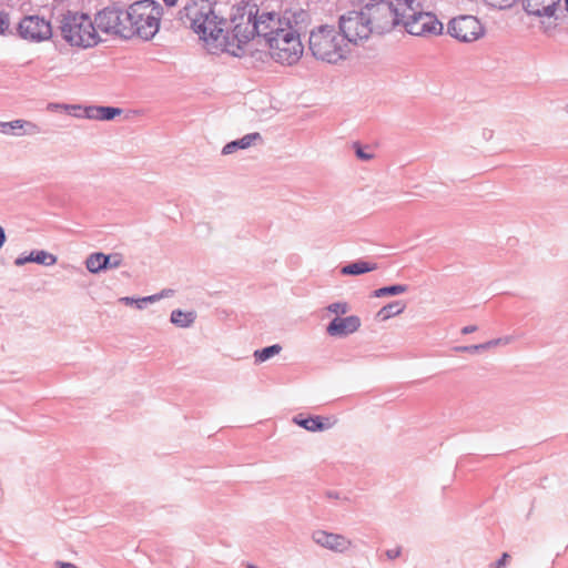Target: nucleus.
Segmentation results:
<instances>
[{"label": "nucleus", "mask_w": 568, "mask_h": 568, "mask_svg": "<svg viewBox=\"0 0 568 568\" xmlns=\"http://www.w3.org/2000/svg\"><path fill=\"white\" fill-rule=\"evenodd\" d=\"M274 11L260 12L258 6L253 1H242L233 7L230 19L217 14L203 40L214 49L240 57L243 45L254 37L262 38L270 23L274 24Z\"/></svg>", "instance_id": "nucleus-1"}, {"label": "nucleus", "mask_w": 568, "mask_h": 568, "mask_svg": "<svg viewBox=\"0 0 568 568\" xmlns=\"http://www.w3.org/2000/svg\"><path fill=\"white\" fill-rule=\"evenodd\" d=\"M273 23L263 33V39L271 51L272 58L282 64L292 65L296 63L302 54L304 47L301 36L295 30L284 28L278 20L277 13L274 12Z\"/></svg>", "instance_id": "nucleus-2"}, {"label": "nucleus", "mask_w": 568, "mask_h": 568, "mask_svg": "<svg viewBox=\"0 0 568 568\" xmlns=\"http://www.w3.org/2000/svg\"><path fill=\"white\" fill-rule=\"evenodd\" d=\"M163 7L155 0H140L128 6L125 19L130 22L129 39L134 37L144 41L154 38L159 32Z\"/></svg>", "instance_id": "nucleus-3"}, {"label": "nucleus", "mask_w": 568, "mask_h": 568, "mask_svg": "<svg viewBox=\"0 0 568 568\" xmlns=\"http://www.w3.org/2000/svg\"><path fill=\"white\" fill-rule=\"evenodd\" d=\"M308 49L313 57L328 63H337L346 58L349 47L334 26L323 24L312 30Z\"/></svg>", "instance_id": "nucleus-4"}, {"label": "nucleus", "mask_w": 568, "mask_h": 568, "mask_svg": "<svg viewBox=\"0 0 568 568\" xmlns=\"http://www.w3.org/2000/svg\"><path fill=\"white\" fill-rule=\"evenodd\" d=\"M400 11V24L412 36L428 37L438 36L443 32V23L437 17L423 9L418 0H398Z\"/></svg>", "instance_id": "nucleus-5"}, {"label": "nucleus", "mask_w": 568, "mask_h": 568, "mask_svg": "<svg viewBox=\"0 0 568 568\" xmlns=\"http://www.w3.org/2000/svg\"><path fill=\"white\" fill-rule=\"evenodd\" d=\"M62 39L72 47L90 48L100 41L91 17L68 10L61 16L59 26Z\"/></svg>", "instance_id": "nucleus-6"}, {"label": "nucleus", "mask_w": 568, "mask_h": 568, "mask_svg": "<svg viewBox=\"0 0 568 568\" xmlns=\"http://www.w3.org/2000/svg\"><path fill=\"white\" fill-rule=\"evenodd\" d=\"M398 0H369L362 6L373 34L383 36L400 24Z\"/></svg>", "instance_id": "nucleus-7"}, {"label": "nucleus", "mask_w": 568, "mask_h": 568, "mask_svg": "<svg viewBox=\"0 0 568 568\" xmlns=\"http://www.w3.org/2000/svg\"><path fill=\"white\" fill-rule=\"evenodd\" d=\"M216 0H184L179 11V20L190 27L201 40H206V29H210L213 19H217L215 11Z\"/></svg>", "instance_id": "nucleus-8"}, {"label": "nucleus", "mask_w": 568, "mask_h": 568, "mask_svg": "<svg viewBox=\"0 0 568 568\" xmlns=\"http://www.w3.org/2000/svg\"><path fill=\"white\" fill-rule=\"evenodd\" d=\"M338 31L348 45L367 40L373 34L362 8L342 14L338 19Z\"/></svg>", "instance_id": "nucleus-9"}, {"label": "nucleus", "mask_w": 568, "mask_h": 568, "mask_svg": "<svg viewBox=\"0 0 568 568\" xmlns=\"http://www.w3.org/2000/svg\"><path fill=\"white\" fill-rule=\"evenodd\" d=\"M13 36L31 43H40L51 39L52 26L44 17L24 16L14 28Z\"/></svg>", "instance_id": "nucleus-10"}, {"label": "nucleus", "mask_w": 568, "mask_h": 568, "mask_svg": "<svg viewBox=\"0 0 568 568\" xmlns=\"http://www.w3.org/2000/svg\"><path fill=\"white\" fill-rule=\"evenodd\" d=\"M121 14L122 7L120 4L113 3L103 8L95 14L93 21L95 29L129 40V28L119 22Z\"/></svg>", "instance_id": "nucleus-11"}, {"label": "nucleus", "mask_w": 568, "mask_h": 568, "mask_svg": "<svg viewBox=\"0 0 568 568\" xmlns=\"http://www.w3.org/2000/svg\"><path fill=\"white\" fill-rule=\"evenodd\" d=\"M447 32L458 41L473 42L484 36L485 29L476 17L460 16L448 22Z\"/></svg>", "instance_id": "nucleus-12"}, {"label": "nucleus", "mask_w": 568, "mask_h": 568, "mask_svg": "<svg viewBox=\"0 0 568 568\" xmlns=\"http://www.w3.org/2000/svg\"><path fill=\"white\" fill-rule=\"evenodd\" d=\"M123 264L121 253L104 254L102 252L91 253L85 260V267L92 274H99L108 270L118 268Z\"/></svg>", "instance_id": "nucleus-13"}, {"label": "nucleus", "mask_w": 568, "mask_h": 568, "mask_svg": "<svg viewBox=\"0 0 568 568\" xmlns=\"http://www.w3.org/2000/svg\"><path fill=\"white\" fill-rule=\"evenodd\" d=\"M315 544L335 552H344L352 546V541L345 536L325 530H316L312 534Z\"/></svg>", "instance_id": "nucleus-14"}, {"label": "nucleus", "mask_w": 568, "mask_h": 568, "mask_svg": "<svg viewBox=\"0 0 568 568\" xmlns=\"http://www.w3.org/2000/svg\"><path fill=\"white\" fill-rule=\"evenodd\" d=\"M361 327V318L357 315L346 317L336 316L326 326V333L332 337H346Z\"/></svg>", "instance_id": "nucleus-15"}, {"label": "nucleus", "mask_w": 568, "mask_h": 568, "mask_svg": "<svg viewBox=\"0 0 568 568\" xmlns=\"http://www.w3.org/2000/svg\"><path fill=\"white\" fill-rule=\"evenodd\" d=\"M561 0H523V9L528 16L558 19L556 11Z\"/></svg>", "instance_id": "nucleus-16"}, {"label": "nucleus", "mask_w": 568, "mask_h": 568, "mask_svg": "<svg viewBox=\"0 0 568 568\" xmlns=\"http://www.w3.org/2000/svg\"><path fill=\"white\" fill-rule=\"evenodd\" d=\"M277 17L282 27L295 30L298 34L310 20L308 11L301 8L296 10L286 9L282 14L277 13Z\"/></svg>", "instance_id": "nucleus-17"}, {"label": "nucleus", "mask_w": 568, "mask_h": 568, "mask_svg": "<svg viewBox=\"0 0 568 568\" xmlns=\"http://www.w3.org/2000/svg\"><path fill=\"white\" fill-rule=\"evenodd\" d=\"M0 131L8 135H33L40 132V128L27 120L0 121Z\"/></svg>", "instance_id": "nucleus-18"}, {"label": "nucleus", "mask_w": 568, "mask_h": 568, "mask_svg": "<svg viewBox=\"0 0 568 568\" xmlns=\"http://www.w3.org/2000/svg\"><path fill=\"white\" fill-rule=\"evenodd\" d=\"M294 423L308 432H323L332 427L329 417L322 416H307L297 415L294 417Z\"/></svg>", "instance_id": "nucleus-19"}, {"label": "nucleus", "mask_w": 568, "mask_h": 568, "mask_svg": "<svg viewBox=\"0 0 568 568\" xmlns=\"http://www.w3.org/2000/svg\"><path fill=\"white\" fill-rule=\"evenodd\" d=\"M263 138L258 132L245 134L241 139L226 143L222 149V154L229 155L237 150H244L253 145L256 141H262Z\"/></svg>", "instance_id": "nucleus-20"}, {"label": "nucleus", "mask_w": 568, "mask_h": 568, "mask_svg": "<svg viewBox=\"0 0 568 568\" xmlns=\"http://www.w3.org/2000/svg\"><path fill=\"white\" fill-rule=\"evenodd\" d=\"M378 265L376 263L357 260L348 263L341 268V274L345 276H357L368 272L376 271Z\"/></svg>", "instance_id": "nucleus-21"}, {"label": "nucleus", "mask_w": 568, "mask_h": 568, "mask_svg": "<svg viewBox=\"0 0 568 568\" xmlns=\"http://www.w3.org/2000/svg\"><path fill=\"white\" fill-rule=\"evenodd\" d=\"M196 317L197 314L195 311L184 312L178 308L171 312L170 322L176 327L189 328L194 324Z\"/></svg>", "instance_id": "nucleus-22"}, {"label": "nucleus", "mask_w": 568, "mask_h": 568, "mask_svg": "<svg viewBox=\"0 0 568 568\" xmlns=\"http://www.w3.org/2000/svg\"><path fill=\"white\" fill-rule=\"evenodd\" d=\"M406 308V303L403 301H394L383 306L376 314L381 321H387L393 316L402 314Z\"/></svg>", "instance_id": "nucleus-23"}, {"label": "nucleus", "mask_w": 568, "mask_h": 568, "mask_svg": "<svg viewBox=\"0 0 568 568\" xmlns=\"http://www.w3.org/2000/svg\"><path fill=\"white\" fill-rule=\"evenodd\" d=\"M408 291V285L406 284H393L388 286L379 287L373 291L372 296L376 298L387 297V296H396Z\"/></svg>", "instance_id": "nucleus-24"}, {"label": "nucleus", "mask_w": 568, "mask_h": 568, "mask_svg": "<svg viewBox=\"0 0 568 568\" xmlns=\"http://www.w3.org/2000/svg\"><path fill=\"white\" fill-rule=\"evenodd\" d=\"M282 351V346L280 344H273L260 349L254 351V359L255 363H263L272 358L273 356L280 354Z\"/></svg>", "instance_id": "nucleus-25"}, {"label": "nucleus", "mask_w": 568, "mask_h": 568, "mask_svg": "<svg viewBox=\"0 0 568 568\" xmlns=\"http://www.w3.org/2000/svg\"><path fill=\"white\" fill-rule=\"evenodd\" d=\"M31 260L32 263L41 264L44 266H51L57 263V256L43 250L32 251Z\"/></svg>", "instance_id": "nucleus-26"}, {"label": "nucleus", "mask_w": 568, "mask_h": 568, "mask_svg": "<svg viewBox=\"0 0 568 568\" xmlns=\"http://www.w3.org/2000/svg\"><path fill=\"white\" fill-rule=\"evenodd\" d=\"M72 109L82 111L81 114H77L78 116H83V118H87L90 120H99L100 105H89V106L72 105Z\"/></svg>", "instance_id": "nucleus-27"}, {"label": "nucleus", "mask_w": 568, "mask_h": 568, "mask_svg": "<svg viewBox=\"0 0 568 568\" xmlns=\"http://www.w3.org/2000/svg\"><path fill=\"white\" fill-rule=\"evenodd\" d=\"M121 113H122V109H120V108L100 105L99 120L111 121L115 116L120 115Z\"/></svg>", "instance_id": "nucleus-28"}, {"label": "nucleus", "mask_w": 568, "mask_h": 568, "mask_svg": "<svg viewBox=\"0 0 568 568\" xmlns=\"http://www.w3.org/2000/svg\"><path fill=\"white\" fill-rule=\"evenodd\" d=\"M0 34L1 36H13V30L10 29V18L4 11H0Z\"/></svg>", "instance_id": "nucleus-29"}, {"label": "nucleus", "mask_w": 568, "mask_h": 568, "mask_svg": "<svg viewBox=\"0 0 568 568\" xmlns=\"http://www.w3.org/2000/svg\"><path fill=\"white\" fill-rule=\"evenodd\" d=\"M327 311L336 315H344L349 311V305L346 302H335L327 306Z\"/></svg>", "instance_id": "nucleus-30"}, {"label": "nucleus", "mask_w": 568, "mask_h": 568, "mask_svg": "<svg viewBox=\"0 0 568 568\" xmlns=\"http://www.w3.org/2000/svg\"><path fill=\"white\" fill-rule=\"evenodd\" d=\"M510 341H511L510 336L499 337V338H495V339H490L488 342L481 343L480 347L483 348V351H487V349H490L491 347H495L498 345H507L510 343Z\"/></svg>", "instance_id": "nucleus-31"}, {"label": "nucleus", "mask_w": 568, "mask_h": 568, "mask_svg": "<svg viewBox=\"0 0 568 568\" xmlns=\"http://www.w3.org/2000/svg\"><path fill=\"white\" fill-rule=\"evenodd\" d=\"M488 6L493 8L498 9H508L514 3H516L517 0H484Z\"/></svg>", "instance_id": "nucleus-32"}, {"label": "nucleus", "mask_w": 568, "mask_h": 568, "mask_svg": "<svg viewBox=\"0 0 568 568\" xmlns=\"http://www.w3.org/2000/svg\"><path fill=\"white\" fill-rule=\"evenodd\" d=\"M354 150H355V154L356 156L362 160V161H368L373 158V154L372 153H368L365 151V149L358 143V142H355L354 145H353Z\"/></svg>", "instance_id": "nucleus-33"}, {"label": "nucleus", "mask_w": 568, "mask_h": 568, "mask_svg": "<svg viewBox=\"0 0 568 568\" xmlns=\"http://www.w3.org/2000/svg\"><path fill=\"white\" fill-rule=\"evenodd\" d=\"M138 301H139V297H131V296H124L119 300V302L124 305H128V306L135 305L136 308L143 310V304H140V302H138Z\"/></svg>", "instance_id": "nucleus-34"}, {"label": "nucleus", "mask_w": 568, "mask_h": 568, "mask_svg": "<svg viewBox=\"0 0 568 568\" xmlns=\"http://www.w3.org/2000/svg\"><path fill=\"white\" fill-rule=\"evenodd\" d=\"M455 349L457 352H464V353H478V352H483V348L480 347V344L468 345V346H457Z\"/></svg>", "instance_id": "nucleus-35"}, {"label": "nucleus", "mask_w": 568, "mask_h": 568, "mask_svg": "<svg viewBox=\"0 0 568 568\" xmlns=\"http://www.w3.org/2000/svg\"><path fill=\"white\" fill-rule=\"evenodd\" d=\"M508 558L509 555L507 552H504L501 557L490 566V568H504L507 564Z\"/></svg>", "instance_id": "nucleus-36"}, {"label": "nucleus", "mask_w": 568, "mask_h": 568, "mask_svg": "<svg viewBox=\"0 0 568 568\" xmlns=\"http://www.w3.org/2000/svg\"><path fill=\"white\" fill-rule=\"evenodd\" d=\"M27 263H32V260H31V253L29 255H20L19 257H17L14 260V265L16 266H22Z\"/></svg>", "instance_id": "nucleus-37"}, {"label": "nucleus", "mask_w": 568, "mask_h": 568, "mask_svg": "<svg viewBox=\"0 0 568 568\" xmlns=\"http://www.w3.org/2000/svg\"><path fill=\"white\" fill-rule=\"evenodd\" d=\"M158 301H159L158 295L153 294V295H149V296H144V297H139L138 302H140V304H143V308H144L146 306V304L154 303Z\"/></svg>", "instance_id": "nucleus-38"}, {"label": "nucleus", "mask_w": 568, "mask_h": 568, "mask_svg": "<svg viewBox=\"0 0 568 568\" xmlns=\"http://www.w3.org/2000/svg\"><path fill=\"white\" fill-rule=\"evenodd\" d=\"M400 552H402V549L399 547H397L394 549L386 550V556L388 559L393 560V559L398 558L400 556Z\"/></svg>", "instance_id": "nucleus-39"}, {"label": "nucleus", "mask_w": 568, "mask_h": 568, "mask_svg": "<svg viewBox=\"0 0 568 568\" xmlns=\"http://www.w3.org/2000/svg\"><path fill=\"white\" fill-rule=\"evenodd\" d=\"M174 293L173 290L171 288H164L162 290L161 292L156 293L158 297H159V301L162 300V298H165V297H170L172 296Z\"/></svg>", "instance_id": "nucleus-40"}, {"label": "nucleus", "mask_w": 568, "mask_h": 568, "mask_svg": "<svg viewBox=\"0 0 568 568\" xmlns=\"http://www.w3.org/2000/svg\"><path fill=\"white\" fill-rule=\"evenodd\" d=\"M477 331V326L476 325H468V326H465L462 328V334H470V333H474Z\"/></svg>", "instance_id": "nucleus-41"}, {"label": "nucleus", "mask_w": 568, "mask_h": 568, "mask_svg": "<svg viewBox=\"0 0 568 568\" xmlns=\"http://www.w3.org/2000/svg\"><path fill=\"white\" fill-rule=\"evenodd\" d=\"M494 135V131L490 129H484L483 130V139L486 141H489Z\"/></svg>", "instance_id": "nucleus-42"}, {"label": "nucleus", "mask_w": 568, "mask_h": 568, "mask_svg": "<svg viewBox=\"0 0 568 568\" xmlns=\"http://www.w3.org/2000/svg\"><path fill=\"white\" fill-rule=\"evenodd\" d=\"M55 565L58 566V568H78L75 565L64 561H57Z\"/></svg>", "instance_id": "nucleus-43"}, {"label": "nucleus", "mask_w": 568, "mask_h": 568, "mask_svg": "<svg viewBox=\"0 0 568 568\" xmlns=\"http://www.w3.org/2000/svg\"><path fill=\"white\" fill-rule=\"evenodd\" d=\"M7 240L4 229L0 225V248L4 245Z\"/></svg>", "instance_id": "nucleus-44"}, {"label": "nucleus", "mask_w": 568, "mask_h": 568, "mask_svg": "<svg viewBox=\"0 0 568 568\" xmlns=\"http://www.w3.org/2000/svg\"><path fill=\"white\" fill-rule=\"evenodd\" d=\"M126 14H128V8H126V9H123V8H122V14H121V16H126ZM119 20H120L119 22H120L121 24H124V26H128V23H130V22L125 19V17H120V19H119Z\"/></svg>", "instance_id": "nucleus-45"}, {"label": "nucleus", "mask_w": 568, "mask_h": 568, "mask_svg": "<svg viewBox=\"0 0 568 568\" xmlns=\"http://www.w3.org/2000/svg\"><path fill=\"white\" fill-rule=\"evenodd\" d=\"M326 496L328 498H332V499H338L339 498V494L337 491H334V490H327L326 491Z\"/></svg>", "instance_id": "nucleus-46"}, {"label": "nucleus", "mask_w": 568, "mask_h": 568, "mask_svg": "<svg viewBox=\"0 0 568 568\" xmlns=\"http://www.w3.org/2000/svg\"><path fill=\"white\" fill-rule=\"evenodd\" d=\"M247 568H258L257 566L253 565V564H248L247 565Z\"/></svg>", "instance_id": "nucleus-47"}, {"label": "nucleus", "mask_w": 568, "mask_h": 568, "mask_svg": "<svg viewBox=\"0 0 568 568\" xmlns=\"http://www.w3.org/2000/svg\"><path fill=\"white\" fill-rule=\"evenodd\" d=\"M565 111L568 113V103L565 105Z\"/></svg>", "instance_id": "nucleus-48"}]
</instances>
